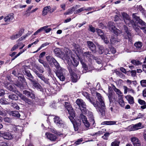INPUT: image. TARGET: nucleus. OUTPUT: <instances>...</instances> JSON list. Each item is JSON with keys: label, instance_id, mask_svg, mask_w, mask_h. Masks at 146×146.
Returning <instances> with one entry per match:
<instances>
[{"label": "nucleus", "instance_id": "f257e3e1", "mask_svg": "<svg viewBox=\"0 0 146 146\" xmlns=\"http://www.w3.org/2000/svg\"><path fill=\"white\" fill-rule=\"evenodd\" d=\"M96 96L98 100L96 102H95L94 99L92 97H89L87 100L96 108L97 111L102 115L104 116L106 110L104 100L99 93L96 92Z\"/></svg>", "mask_w": 146, "mask_h": 146}, {"label": "nucleus", "instance_id": "f03ea898", "mask_svg": "<svg viewBox=\"0 0 146 146\" xmlns=\"http://www.w3.org/2000/svg\"><path fill=\"white\" fill-rule=\"evenodd\" d=\"M46 59L50 64H52V63L53 64H54L56 68L58 69V70L56 73V74L60 80L62 81H64L65 80V78L63 75L62 72L60 70H61L62 68L60 66L59 63L53 57L51 56H46Z\"/></svg>", "mask_w": 146, "mask_h": 146}, {"label": "nucleus", "instance_id": "7ed1b4c3", "mask_svg": "<svg viewBox=\"0 0 146 146\" xmlns=\"http://www.w3.org/2000/svg\"><path fill=\"white\" fill-rule=\"evenodd\" d=\"M66 63L70 64L72 63L74 66H77L79 64L78 61L73 58L71 54L70 53L66 54L62 58Z\"/></svg>", "mask_w": 146, "mask_h": 146}, {"label": "nucleus", "instance_id": "20e7f679", "mask_svg": "<svg viewBox=\"0 0 146 146\" xmlns=\"http://www.w3.org/2000/svg\"><path fill=\"white\" fill-rule=\"evenodd\" d=\"M69 114L70 115L69 117V118L73 125L74 130L75 131H78L81 125V121L79 119L77 120L75 122L74 121V117L75 116V112H73V115L71 113Z\"/></svg>", "mask_w": 146, "mask_h": 146}, {"label": "nucleus", "instance_id": "39448f33", "mask_svg": "<svg viewBox=\"0 0 146 146\" xmlns=\"http://www.w3.org/2000/svg\"><path fill=\"white\" fill-rule=\"evenodd\" d=\"M137 13H133L132 15L133 18L135 19L141 25L139 27L141 29L143 30V32L146 34V23L140 19L139 17L137 16Z\"/></svg>", "mask_w": 146, "mask_h": 146}, {"label": "nucleus", "instance_id": "423d86ee", "mask_svg": "<svg viewBox=\"0 0 146 146\" xmlns=\"http://www.w3.org/2000/svg\"><path fill=\"white\" fill-rule=\"evenodd\" d=\"M56 125L59 128H63L65 124V122L60 117L55 116L53 119Z\"/></svg>", "mask_w": 146, "mask_h": 146}, {"label": "nucleus", "instance_id": "0eeeda50", "mask_svg": "<svg viewBox=\"0 0 146 146\" xmlns=\"http://www.w3.org/2000/svg\"><path fill=\"white\" fill-rule=\"evenodd\" d=\"M108 25L110 30L113 33L117 35L120 33V30L116 28L115 25L113 22H109Z\"/></svg>", "mask_w": 146, "mask_h": 146}, {"label": "nucleus", "instance_id": "6e6552de", "mask_svg": "<svg viewBox=\"0 0 146 146\" xmlns=\"http://www.w3.org/2000/svg\"><path fill=\"white\" fill-rule=\"evenodd\" d=\"M97 32L100 36L102 39L104 40V42L105 43L107 44L109 42V40H108L107 38L106 37L104 33L101 29H98L97 30Z\"/></svg>", "mask_w": 146, "mask_h": 146}, {"label": "nucleus", "instance_id": "1a4fd4ad", "mask_svg": "<svg viewBox=\"0 0 146 146\" xmlns=\"http://www.w3.org/2000/svg\"><path fill=\"white\" fill-rule=\"evenodd\" d=\"M14 14L13 13L8 14L4 18V21L7 23L12 22L14 21Z\"/></svg>", "mask_w": 146, "mask_h": 146}, {"label": "nucleus", "instance_id": "9d476101", "mask_svg": "<svg viewBox=\"0 0 146 146\" xmlns=\"http://www.w3.org/2000/svg\"><path fill=\"white\" fill-rule=\"evenodd\" d=\"M18 95L19 97L21 100H23L26 103L28 104H31L32 102L29 99L27 98L25 96L23 95L22 94L20 93L19 92H18Z\"/></svg>", "mask_w": 146, "mask_h": 146}, {"label": "nucleus", "instance_id": "9b49d317", "mask_svg": "<svg viewBox=\"0 0 146 146\" xmlns=\"http://www.w3.org/2000/svg\"><path fill=\"white\" fill-rule=\"evenodd\" d=\"M18 95L19 97L21 100H23L26 103L28 104H31L32 102L29 99L27 98L25 96L23 95L22 94L20 93L19 92H18Z\"/></svg>", "mask_w": 146, "mask_h": 146}, {"label": "nucleus", "instance_id": "f8f14e48", "mask_svg": "<svg viewBox=\"0 0 146 146\" xmlns=\"http://www.w3.org/2000/svg\"><path fill=\"white\" fill-rule=\"evenodd\" d=\"M68 70L71 76L72 81L75 82H76L78 79L77 74L72 71L70 68L69 67L68 68Z\"/></svg>", "mask_w": 146, "mask_h": 146}, {"label": "nucleus", "instance_id": "ddd939ff", "mask_svg": "<svg viewBox=\"0 0 146 146\" xmlns=\"http://www.w3.org/2000/svg\"><path fill=\"white\" fill-rule=\"evenodd\" d=\"M87 44L88 48L94 53L96 52V48L94 43L92 41H88Z\"/></svg>", "mask_w": 146, "mask_h": 146}, {"label": "nucleus", "instance_id": "4468645a", "mask_svg": "<svg viewBox=\"0 0 146 146\" xmlns=\"http://www.w3.org/2000/svg\"><path fill=\"white\" fill-rule=\"evenodd\" d=\"M65 108L67 109L69 113H71L73 115L74 111L68 102H65L64 105Z\"/></svg>", "mask_w": 146, "mask_h": 146}, {"label": "nucleus", "instance_id": "2eb2a0df", "mask_svg": "<svg viewBox=\"0 0 146 146\" xmlns=\"http://www.w3.org/2000/svg\"><path fill=\"white\" fill-rule=\"evenodd\" d=\"M131 141L134 146H141L140 141L137 138L132 137L131 138Z\"/></svg>", "mask_w": 146, "mask_h": 146}, {"label": "nucleus", "instance_id": "dca6fc26", "mask_svg": "<svg viewBox=\"0 0 146 146\" xmlns=\"http://www.w3.org/2000/svg\"><path fill=\"white\" fill-rule=\"evenodd\" d=\"M88 118L91 124L92 125L93 127H95V121L92 113L91 112H89L88 113Z\"/></svg>", "mask_w": 146, "mask_h": 146}, {"label": "nucleus", "instance_id": "f3484780", "mask_svg": "<svg viewBox=\"0 0 146 146\" xmlns=\"http://www.w3.org/2000/svg\"><path fill=\"white\" fill-rule=\"evenodd\" d=\"M31 82L32 83L33 88H36L37 89L41 91L42 88L40 85L35 80H31Z\"/></svg>", "mask_w": 146, "mask_h": 146}, {"label": "nucleus", "instance_id": "a211bd4d", "mask_svg": "<svg viewBox=\"0 0 146 146\" xmlns=\"http://www.w3.org/2000/svg\"><path fill=\"white\" fill-rule=\"evenodd\" d=\"M23 94L32 99H34L35 98L34 92L32 91L29 92L26 90H25L23 91Z\"/></svg>", "mask_w": 146, "mask_h": 146}, {"label": "nucleus", "instance_id": "6ab92c4d", "mask_svg": "<svg viewBox=\"0 0 146 146\" xmlns=\"http://www.w3.org/2000/svg\"><path fill=\"white\" fill-rule=\"evenodd\" d=\"M2 135L3 138L6 139L10 140L13 139L14 136L12 135L9 132H5L3 133Z\"/></svg>", "mask_w": 146, "mask_h": 146}, {"label": "nucleus", "instance_id": "aec40b11", "mask_svg": "<svg viewBox=\"0 0 146 146\" xmlns=\"http://www.w3.org/2000/svg\"><path fill=\"white\" fill-rule=\"evenodd\" d=\"M46 135L48 139L50 141H55L57 139V137L55 135L47 133H46Z\"/></svg>", "mask_w": 146, "mask_h": 146}, {"label": "nucleus", "instance_id": "412c9836", "mask_svg": "<svg viewBox=\"0 0 146 146\" xmlns=\"http://www.w3.org/2000/svg\"><path fill=\"white\" fill-rule=\"evenodd\" d=\"M124 28L125 32L128 35V38L130 41L131 40V39L133 37V35L132 34L131 31L129 30L128 28L125 25L124 26Z\"/></svg>", "mask_w": 146, "mask_h": 146}, {"label": "nucleus", "instance_id": "4be33fe9", "mask_svg": "<svg viewBox=\"0 0 146 146\" xmlns=\"http://www.w3.org/2000/svg\"><path fill=\"white\" fill-rule=\"evenodd\" d=\"M121 15L123 18L124 21L126 24L128 23V21L130 20V18L129 15L124 12L121 13Z\"/></svg>", "mask_w": 146, "mask_h": 146}, {"label": "nucleus", "instance_id": "5701e85b", "mask_svg": "<svg viewBox=\"0 0 146 146\" xmlns=\"http://www.w3.org/2000/svg\"><path fill=\"white\" fill-rule=\"evenodd\" d=\"M76 104L78 105L79 108L82 107V106H85V103L83 100L78 99L76 101Z\"/></svg>", "mask_w": 146, "mask_h": 146}, {"label": "nucleus", "instance_id": "b1692460", "mask_svg": "<svg viewBox=\"0 0 146 146\" xmlns=\"http://www.w3.org/2000/svg\"><path fill=\"white\" fill-rule=\"evenodd\" d=\"M50 10V6H48L44 7L42 11V15L44 16L46 15L49 11Z\"/></svg>", "mask_w": 146, "mask_h": 146}, {"label": "nucleus", "instance_id": "393cba45", "mask_svg": "<svg viewBox=\"0 0 146 146\" xmlns=\"http://www.w3.org/2000/svg\"><path fill=\"white\" fill-rule=\"evenodd\" d=\"M138 103L141 105H143L141 106V108L144 109L146 108V102L143 100H142L141 99H139L138 100Z\"/></svg>", "mask_w": 146, "mask_h": 146}, {"label": "nucleus", "instance_id": "a878e982", "mask_svg": "<svg viewBox=\"0 0 146 146\" xmlns=\"http://www.w3.org/2000/svg\"><path fill=\"white\" fill-rule=\"evenodd\" d=\"M127 100L128 101L129 104H133L134 103V98L130 95H127L125 97Z\"/></svg>", "mask_w": 146, "mask_h": 146}, {"label": "nucleus", "instance_id": "bb28decb", "mask_svg": "<svg viewBox=\"0 0 146 146\" xmlns=\"http://www.w3.org/2000/svg\"><path fill=\"white\" fill-rule=\"evenodd\" d=\"M7 89L11 91L16 93L18 91L16 90V88L13 85H9L7 86Z\"/></svg>", "mask_w": 146, "mask_h": 146}, {"label": "nucleus", "instance_id": "cd10ccee", "mask_svg": "<svg viewBox=\"0 0 146 146\" xmlns=\"http://www.w3.org/2000/svg\"><path fill=\"white\" fill-rule=\"evenodd\" d=\"M110 41L111 44L116 43L120 41V40L117 39L116 36H112L110 39Z\"/></svg>", "mask_w": 146, "mask_h": 146}, {"label": "nucleus", "instance_id": "c85d7f7f", "mask_svg": "<svg viewBox=\"0 0 146 146\" xmlns=\"http://www.w3.org/2000/svg\"><path fill=\"white\" fill-rule=\"evenodd\" d=\"M9 98L11 100H17L18 99V97L17 95L14 94H11L8 96Z\"/></svg>", "mask_w": 146, "mask_h": 146}, {"label": "nucleus", "instance_id": "c756f323", "mask_svg": "<svg viewBox=\"0 0 146 146\" xmlns=\"http://www.w3.org/2000/svg\"><path fill=\"white\" fill-rule=\"evenodd\" d=\"M141 125V123L140 122L135 125H133L135 131L142 128L143 127Z\"/></svg>", "mask_w": 146, "mask_h": 146}, {"label": "nucleus", "instance_id": "7c9ffc66", "mask_svg": "<svg viewBox=\"0 0 146 146\" xmlns=\"http://www.w3.org/2000/svg\"><path fill=\"white\" fill-rule=\"evenodd\" d=\"M134 45L137 49H140L142 46L143 44L140 42H137L135 43Z\"/></svg>", "mask_w": 146, "mask_h": 146}, {"label": "nucleus", "instance_id": "2f4dec72", "mask_svg": "<svg viewBox=\"0 0 146 146\" xmlns=\"http://www.w3.org/2000/svg\"><path fill=\"white\" fill-rule=\"evenodd\" d=\"M131 62L132 64L137 66L140 65L141 64V63L139 61L137 60H132Z\"/></svg>", "mask_w": 146, "mask_h": 146}, {"label": "nucleus", "instance_id": "473e14b6", "mask_svg": "<svg viewBox=\"0 0 146 146\" xmlns=\"http://www.w3.org/2000/svg\"><path fill=\"white\" fill-rule=\"evenodd\" d=\"M74 10V9L73 8H71L69 9L66 12L64 13V15H67L72 13Z\"/></svg>", "mask_w": 146, "mask_h": 146}, {"label": "nucleus", "instance_id": "72a5a7b5", "mask_svg": "<svg viewBox=\"0 0 146 146\" xmlns=\"http://www.w3.org/2000/svg\"><path fill=\"white\" fill-rule=\"evenodd\" d=\"M80 109L82 113L86 114L87 113V110L86 107V105L84 106H82L80 108Z\"/></svg>", "mask_w": 146, "mask_h": 146}, {"label": "nucleus", "instance_id": "f704fd0d", "mask_svg": "<svg viewBox=\"0 0 146 146\" xmlns=\"http://www.w3.org/2000/svg\"><path fill=\"white\" fill-rule=\"evenodd\" d=\"M112 88L118 95H119L122 94L121 91L119 90L114 85H113Z\"/></svg>", "mask_w": 146, "mask_h": 146}, {"label": "nucleus", "instance_id": "c9c22d12", "mask_svg": "<svg viewBox=\"0 0 146 146\" xmlns=\"http://www.w3.org/2000/svg\"><path fill=\"white\" fill-rule=\"evenodd\" d=\"M25 72L28 77H29L28 79L31 81V80H33V77L32 76L31 74L29 72H27L26 71H25Z\"/></svg>", "mask_w": 146, "mask_h": 146}, {"label": "nucleus", "instance_id": "e433bc0d", "mask_svg": "<svg viewBox=\"0 0 146 146\" xmlns=\"http://www.w3.org/2000/svg\"><path fill=\"white\" fill-rule=\"evenodd\" d=\"M120 142L117 140H115L114 141L112 142L111 146H119V144Z\"/></svg>", "mask_w": 146, "mask_h": 146}, {"label": "nucleus", "instance_id": "4c0bfd02", "mask_svg": "<svg viewBox=\"0 0 146 146\" xmlns=\"http://www.w3.org/2000/svg\"><path fill=\"white\" fill-rule=\"evenodd\" d=\"M60 49L58 48H56L54 49V52L55 55L57 56H60Z\"/></svg>", "mask_w": 146, "mask_h": 146}, {"label": "nucleus", "instance_id": "58836bf2", "mask_svg": "<svg viewBox=\"0 0 146 146\" xmlns=\"http://www.w3.org/2000/svg\"><path fill=\"white\" fill-rule=\"evenodd\" d=\"M49 43L47 42H45L42 44L40 47L38 48L37 50L35 52H36L40 50L42 48L44 47L45 46H47L49 44Z\"/></svg>", "mask_w": 146, "mask_h": 146}, {"label": "nucleus", "instance_id": "ea45409f", "mask_svg": "<svg viewBox=\"0 0 146 146\" xmlns=\"http://www.w3.org/2000/svg\"><path fill=\"white\" fill-rule=\"evenodd\" d=\"M12 114L13 116L19 117L20 116V115L18 111H12Z\"/></svg>", "mask_w": 146, "mask_h": 146}, {"label": "nucleus", "instance_id": "a19ab883", "mask_svg": "<svg viewBox=\"0 0 146 146\" xmlns=\"http://www.w3.org/2000/svg\"><path fill=\"white\" fill-rule=\"evenodd\" d=\"M84 55L86 56V57H88L90 58H93V56L91 54V52H84Z\"/></svg>", "mask_w": 146, "mask_h": 146}, {"label": "nucleus", "instance_id": "79ce46f5", "mask_svg": "<svg viewBox=\"0 0 146 146\" xmlns=\"http://www.w3.org/2000/svg\"><path fill=\"white\" fill-rule=\"evenodd\" d=\"M126 82L127 84H129V85H130L132 83L134 85H135L137 84V82L135 80L131 81L129 80H127L126 81Z\"/></svg>", "mask_w": 146, "mask_h": 146}, {"label": "nucleus", "instance_id": "37998d69", "mask_svg": "<svg viewBox=\"0 0 146 146\" xmlns=\"http://www.w3.org/2000/svg\"><path fill=\"white\" fill-rule=\"evenodd\" d=\"M106 131V129H103L100 131H98V132L95 133V135H99L100 134H102L105 133Z\"/></svg>", "mask_w": 146, "mask_h": 146}, {"label": "nucleus", "instance_id": "c03bdc74", "mask_svg": "<svg viewBox=\"0 0 146 146\" xmlns=\"http://www.w3.org/2000/svg\"><path fill=\"white\" fill-rule=\"evenodd\" d=\"M128 23L127 25H129L130 27H134L135 25V23L134 21L133 20H131L130 19V20L128 21Z\"/></svg>", "mask_w": 146, "mask_h": 146}, {"label": "nucleus", "instance_id": "a18cd8bd", "mask_svg": "<svg viewBox=\"0 0 146 146\" xmlns=\"http://www.w3.org/2000/svg\"><path fill=\"white\" fill-rule=\"evenodd\" d=\"M79 118L82 120V122L85 121L87 119V118L86 116L82 114H80L79 116Z\"/></svg>", "mask_w": 146, "mask_h": 146}, {"label": "nucleus", "instance_id": "49530a36", "mask_svg": "<svg viewBox=\"0 0 146 146\" xmlns=\"http://www.w3.org/2000/svg\"><path fill=\"white\" fill-rule=\"evenodd\" d=\"M98 53L100 54H102L104 52V48L102 46H100L99 47V50H98Z\"/></svg>", "mask_w": 146, "mask_h": 146}, {"label": "nucleus", "instance_id": "de8ad7c7", "mask_svg": "<svg viewBox=\"0 0 146 146\" xmlns=\"http://www.w3.org/2000/svg\"><path fill=\"white\" fill-rule=\"evenodd\" d=\"M110 135V133H109L107 132L104 134V135L102 137V138L105 140H107L108 139Z\"/></svg>", "mask_w": 146, "mask_h": 146}, {"label": "nucleus", "instance_id": "09e8293b", "mask_svg": "<svg viewBox=\"0 0 146 146\" xmlns=\"http://www.w3.org/2000/svg\"><path fill=\"white\" fill-rule=\"evenodd\" d=\"M19 37L17 34H13L11 36L10 38L12 40L16 39Z\"/></svg>", "mask_w": 146, "mask_h": 146}, {"label": "nucleus", "instance_id": "8fccbe9b", "mask_svg": "<svg viewBox=\"0 0 146 146\" xmlns=\"http://www.w3.org/2000/svg\"><path fill=\"white\" fill-rule=\"evenodd\" d=\"M140 83L141 86L143 87H146V80H141Z\"/></svg>", "mask_w": 146, "mask_h": 146}, {"label": "nucleus", "instance_id": "3c124183", "mask_svg": "<svg viewBox=\"0 0 146 146\" xmlns=\"http://www.w3.org/2000/svg\"><path fill=\"white\" fill-rule=\"evenodd\" d=\"M118 102L120 105L122 107H123L125 105L124 102L122 99H120L119 100Z\"/></svg>", "mask_w": 146, "mask_h": 146}, {"label": "nucleus", "instance_id": "603ef678", "mask_svg": "<svg viewBox=\"0 0 146 146\" xmlns=\"http://www.w3.org/2000/svg\"><path fill=\"white\" fill-rule=\"evenodd\" d=\"M126 129L129 131H135L133 125H132L127 127Z\"/></svg>", "mask_w": 146, "mask_h": 146}, {"label": "nucleus", "instance_id": "864d4df0", "mask_svg": "<svg viewBox=\"0 0 146 146\" xmlns=\"http://www.w3.org/2000/svg\"><path fill=\"white\" fill-rule=\"evenodd\" d=\"M83 123L86 128H88L90 127V123L88 122L87 119L85 121H83Z\"/></svg>", "mask_w": 146, "mask_h": 146}, {"label": "nucleus", "instance_id": "5fc2aeb1", "mask_svg": "<svg viewBox=\"0 0 146 146\" xmlns=\"http://www.w3.org/2000/svg\"><path fill=\"white\" fill-rule=\"evenodd\" d=\"M108 96L110 102H111L112 101V99L113 98V94L112 92H109Z\"/></svg>", "mask_w": 146, "mask_h": 146}, {"label": "nucleus", "instance_id": "6e6d98bb", "mask_svg": "<svg viewBox=\"0 0 146 146\" xmlns=\"http://www.w3.org/2000/svg\"><path fill=\"white\" fill-rule=\"evenodd\" d=\"M85 9H86L84 8V7H82L81 8L77 10H76L75 12V14H78L79 13H80L82 11L84 10Z\"/></svg>", "mask_w": 146, "mask_h": 146}, {"label": "nucleus", "instance_id": "4d7b16f0", "mask_svg": "<svg viewBox=\"0 0 146 146\" xmlns=\"http://www.w3.org/2000/svg\"><path fill=\"white\" fill-rule=\"evenodd\" d=\"M11 106H12L14 108H16L17 110H19V107L16 103H12Z\"/></svg>", "mask_w": 146, "mask_h": 146}, {"label": "nucleus", "instance_id": "13d9d810", "mask_svg": "<svg viewBox=\"0 0 146 146\" xmlns=\"http://www.w3.org/2000/svg\"><path fill=\"white\" fill-rule=\"evenodd\" d=\"M83 141V139L82 138H80L78 139V140L75 142V144L76 145H78L81 143V142Z\"/></svg>", "mask_w": 146, "mask_h": 146}, {"label": "nucleus", "instance_id": "bf43d9fd", "mask_svg": "<svg viewBox=\"0 0 146 146\" xmlns=\"http://www.w3.org/2000/svg\"><path fill=\"white\" fill-rule=\"evenodd\" d=\"M117 121H108V125H117L116 124V123Z\"/></svg>", "mask_w": 146, "mask_h": 146}, {"label": "nucleus", "instance_id": "052dcab7", "mask_svg": "<svg viewBox=\"0 0 146 146\" xmlns=\"http://www.w3.org/2000/svg\"><path fill=\"white\" fill-rule=\"evenodd\" d=\"M15 85L18 87L20 88L21 89H22L23 88V86H22V84H21L20 82L17 83L15 84Z\"/></svg>", "mask_w": 146, "mask_h": 146}, {"label": "nucleus", "instance_id": "680f3d73", "mask_svg": "<svg viewBox=\"0 0 146 146\" xmlns=\"http://www.w3.org/2000/svg\"><path fill=\"white\" fill-rule=\"evenodd\" d=\"M28 36V34H27L25 36H23L20 38L18 40H17V41L18 42L23 40V39H25L26 37H27Z\"/></svg>", "mask_w": 146, "mask_h": 146}, {"label": "nucleus", "instance_id": "e2e57ef3", "mask_svg": "<svg viewBox=\"0 0 146 146\" xmlns=\"http://www.w3.org/2000/svg\"><path fill=\"white\" fill-rule=\"evenodd\" d=\"M38 41H39L38 40V39H37L34 42H33V43H32L30 44H29V45H28V48H29L31 47V46H32L33 44H34L35 45L36 44Z\"/></svg>", "mask_w": 146, "mask_h": 146}, {"label": "nucleus", "instance_id": "0e129e2a", "mask_svg": "<svg viewBox=\"0 0 146 146\" xmlns=\"http://www.w3.org/2000/svg\"><path fill=\"white\" fill-rule=\"evenodd\" d=\"M19 46V44H16L15 45L11 50V51H13L15 50Z\"/></svg>", "mask_w": 146, "mask_h": 146}, {"label": "nucleus", "instance_id": "69168bd1", "mask_svg": "<svg viewBox=\"0 0 146 146\" xmlns=\"http://www.w3.org/2000/svg\"><path fill=\"white\" fill-rule=\"evenodd\" d=\"M123 88L124 90V94H126L128 91L129 88H128L126 86H123Z\"/></svg>", "mask_w": 146, "mask_h": 146}, {"label": "nucleus", "instance_id": "338daca9", "mask_svg": "<svg viewBox=\"0 0 146 146\" xmlns=\"http://www.w3.org/2000/svg\"><path fill=\"white\" fill-rule=\"evenodd\" d=\"M41 80H43L45 83L46 84H49V82L48 81V79L47 78H45L44 77H43L42 79Z\"/></svg>", "mask_w": 146, "mask_h": 146}, {"label": "nucleus", "instance_id": "774afa93", "mask_svg": "<svg viewBox=\"0 0 146 146\" xmlns=\"http://www.w3.org/2000/svg\"><path fill=\"white\" fill-rule=\"evenodd\" d=\"M89 29L91 32H92L93 33H94L95 31V28L94 27H93L91 25L89 26Z\"/></svg>", "mask_w": 146, "mask_h": 146}]
</instances>
